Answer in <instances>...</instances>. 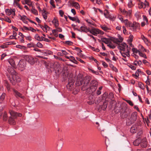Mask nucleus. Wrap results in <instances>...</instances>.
I'll use <instances>...</instances> for the list:
<instances>
[{
	"label": "nucleus",
	"mask_w": 151,
	"mask_h": 151,
	"mask_svg": "<svg viewBox=\"0 0 151 151\" xmlns=\"http://www.w3.org/2000/svg\"><path fill=\"white\" fill-rule=\"evenodd\" d=\"M132 56L134 57L136 59L138 58L139 57L137 55L134 53H132Z\"/></svg>",
	"instance_id": "64"
},
{
	"label": "nucleus",
	"mask_w": 151,
	"mask_h": 151,
	"mask_svg": "<svg viewBox=\"0 0 151 151\" xmlns=\"http://www.w3.org/2000/svg\"><path fill=\"white\" fill-rule=\"evenodd\" d=\"M52 23L55 28L57 27L59 25L58 20L55 18H54L52 21Z\"/></svg>",
	"instance_id": "17"
},
{
	"label": "nucleus",
	"mask_w": 151,
	"mask_h": 151,
	"mask_svg": "<svg viewBox=\"0 0 151 151\" xmlns=\"http://www.w3.org/2000/svg\"><path fill=\"white\" fill-rule=\"evenodd\" d=\"M142 64V61L140 60H139L138 61L135 60L134 62V64L136 66L139 65L140 66Z\"/></svg>",
	"instance_id": "29"
},
{
	"label": "nucleus",
	"mask_w": 151,
	"mask_h": 151,
	"mask_svg": "<svg viewBox=\"0 0 151 151\" xmlns=\"http://www.w3.org/2000/svg\"><path fill=\"white\" fill-rule=\"evenodd\" d=\"M57 32V30H56V29H54L52 30V33L56 37H57L58 36Z\"/></svg>",
	"instance_id": "50"
},
{
	"label": "nucleus",
	"mask_w": 151,
	"mask_h": 151,
	"mask_svg": "<svg viewBox=\"0 0 151 151\" xmlns=\"http://www.w3.org/2000/svg\"><path fill=\"white\" fill-rule=\"evenodd\" d=\"M91 78L89 76H86L83 79L82 76L78 77L76 84L78 86L83 84L81 88V90H86L89 94H92L97 88L98 82L95 80H93L90 82Z\"/></svg>",
	"instance_id": "1"
},
{
	"label": "nucleus",
	"mask_w": 151,
	"mask_h": 151,
	"mask_svg": "<svg viewBox=\"0 0 151 151\" xmlns=\"http://www.w3.org/2000/svg\"><path fill=\"white\" fill-rule=\"evenodd\" d=\"M35 39L39 41H42V39L40 38V37L37 34L35 35Z\"/></svg>",
	"instance_id": "34"
},
{
	"label": "nucleus",
	"mask_w": 151,
	"mask_h": 151,
	"mask_svg": "<svg viewBox=\"0 0 151 151\" xmlns=\"http://www.w3.org/2000/svg\"><path fill=\"white\" fill-rule=\"evenodd\" d=\"M142 16L143 17L144 22H146V23H148V19L147 17L144 15H143Z\"/></svg>",
	"instance_id": "52"
},
{
	"label": "nucleus",
	"mask_w": 151,
	"mask_h": 151,
	"mask_svg": "<svg viewBox=\"0 0 151 151\" xmlns=\"http://www.w3.org/2000/svg\"><path fill=\"white\" fill-rule=\"evenodd\" d=\"M7 114H6V113H5L4 114V115H3V120H4V121H6V119H7Z\"/></svg>",
	"instance_id": "62"
},
{
	"label": "nucleus",
	"mask_w": 151,
	"mask_h": 151,
	"mask_svg": "<svg viewBox=\"0 0 151 151\" xmlns=\"http://www.w3.org/2000/svg\"><path fill=\"white\" fill-rule=\"evenodd\" d=\"M137 116V113L136 112H133L130 117V120L132 122H134L136 120Z\"/></svg>",
	"instance_id": "12"
},
{
	"label": "nucleus",
	"mask_w": 151,
	"mask_h": 151,
	"mask_svg": "<svg viewBox=\"0 0 151 151\" xmlns=\"http://www.w3.org/2000/svg\"><path fill=\"white\" fill-rule=\"evenodd\" d=\"M101 41L106 44H108L110 42V40L109 39L106 38H103L101 39Z\"/></svg>",
	"instance_id": "21"
},
{
	"label": "nucleus",
	"mask_w": 151,
	"mask_h": 151,
	"mask_svg": "<svg viewBox=\"0 0 151 151\" xmlns=\"http://www.w3.org/2000/svg\"><path fill=\"white\" fill-rule=\"evenodd\" d=\"M89 70L91 71L93 73L95 74L96 75H98L99 74V73L98 71H94L93 70L89 68Z\"/></svg>",
	"instance_id": "46"
},
{
	"label": "nucleus",
	"mask_w": 151,
	"mask_h": 151,
	"mask_svg": "<svg viewBox=\"0 0 151 151\" xmlns=\"http://www.w3.org/2000/svg\"><path fill=\"white\" fill-rule=\"evenodd\" d=\"M9 43V42L6 43V44H4V45H1L0 46V47L3 49L6 48L7 47V45H9V44H7Z\"/></svg>",
	"instance_id": "55"
},
{
	"label": "nucleus",
	"mask_w": 151,
	"mask_h": 151,
	"mask_svg": "<svg viewBox=\"0 0 151 151\" xmlns=\"http://www.w3.org/2000/svg\"><path fill=\"white\" fill-rule=\"evenodd\" d=\"M22 1V3L23 4H27L29 6L32 5V3L29 0H23Z\"/></svg>",
	"instance_id": "27"
},
{
	"label": "nucleus",
	"mask_w": 151,
	"mask_h": 151,
	"mask_svg": "<svg viewBox=\"0 0 151 151\" xmlns=\"http://www.w3.org/2000/svg\"><path fill=\"white\" fill-rule=\"evenodd\" d=\"M81 31L84 32H89L90 30H89L86 27L82 26L81 27Z\"/></svg>",
	"instance_id": "24"
},
{
	"label": "nucleus",
	"mask_w": 151,
	"mask_h": 151,
	"mask_svg": "<svg viewBox=\"0 0 151 151\" xmlns=\"http://www.w3.org/2000/svg\"><path fill=\"white\" fill-rule=\"evenodd\" d=\"M90 48L92 50H93L96 52H98L99 51V50L97 48H95L93 47L90 46Z\"/></svg>",
	"instance_id": "44"
},
{
	"label": "nucleus",
	"mask_w": 151,
	"mask_h": 151,
	"mask_svg": "<svg viewBox=\"0 0 151 151\" xmlns=\"http://www.w3.org/2000/svg\"><path fill=\"white\" fill-rule=\"evenodd\" d=\"M14 92L15 94V96H18L19 95H20V94L21 93L18 91H17L15 90H14Z\"/></svg>",
	"instance_id": "56"
},
{
	"label": "nucleus",
	"mask_w": 151,
	"mask_h": 151,
	"mask_svg": "<svg viewBox=\"0 0 151 151\" xmlns=\"http://www.w3.org/2000/svg\"><path fill=\"white\" fill-rule=\"evenodd\" d=\"M32 12L35 14L36 15H37L38 14V12L34 8H32Z\"/></svg>",
	"instance_id": "48"
},
{
	"label": "nucleus",
	"mask_w": 151,
	"mask_h": 151,
	"mask_svg": "<svg viewBox=\"0 0 151 151\" xmlns=\"http://www.w3.org/2000/svg\"><path fill=\"white\" fill-rule=\"evenodd\" d=\"M137 130V128L134 126H132L130 129V132L132 133H135L136 132Z\"/></svg>",
	"instance_id": "28"
},
{
	"label": "nucleus",
	"mask_w": 151,
	"mask_h": 151,
	"mask_svg": "<svg viewBox=\"0 0 151 151\" xmlns=\"http://www.w3.org/2000/svg\"><path fill=\"white\" fill-rule=\"evenodd\" d=\"M50 3L52 6V8H55V6L54 4L55 1L54 0H50Z\"/></svg>",
	"instance_id": "42"
},
{
	"label": "nucleus",
	"mask_w": 151,
	"mask_h": 151,
	"mask_svg": "<svg viewBox=\"0 0 151 151\" xmlns=\"http://www.w3.org/2000/svg\"><path fill=\"white\" fill-rule=\"evenodd\" d=\"M68 17L69 19L72 21H75L76 20V18L75 17H72L69 16H68Z\"/></svg>",
	"instance_id": "57"
},
{
	"label": "nucleus",
	"mask_w": 151,
	"mask_h": 151,
	"mask_svg": "<svg viewBox=\"0 0 151 151\" xmlns=\"http://www.w3.org/2000/svg\"><path fill=\"white\" fill-rule=\"evenodd\" d=\"M37 46L38 47L42 48V47L43 45L40 42H38L37 44Z\"/></svg>",
	"instance_id": "61"
},
{
	"label": "nucleus",
	"mask_w": 151,
	"mask_h": 151,
	"mask_svg": "<svg viewBox=\"0 0 151 151\" xmlns=\"http://www.w3.org/2000/svg\"><path fill=\"white\" fill-rule=\"evenodd\" d=\"M7 71L9 73L12 74V75H14L15 73V70H14L13 68L11 67L8 68L7 69Z\"/></svg>",
	"instance_id": "26"
},
{
	"label": "nucleus",
	"mask_w": 151,
	"mask_h": 151,
	"mask_svg": "<svg viewBox=\"0 0 151 151\" xmlns=\"http://www.w3.org/2000/svg\"><path fill=\"white\" fill-rule=\"evenodd\" d=\"M19 16L20 19L22 20L24 22H25L26 20L28 19L27 17L24 15H23L22 16L19 15Z\"/></svg>",
	"instance_id": "25"
},
{
	"label": "nucleus",
	"mask_w": 151,
	"mask_h": 151,
	"mask_svg": "<svg viewBox=\"0 0 151 151\" xmlns=\"http://www.w3.org/2000/svg\"><path fill=\"white\" fill-rule=\"evenodd\" d=\"M122 56L124 58H126L127 57L129 58L130 57V50L127 49V50L125 51H120Z\"/></svg>",
	"instance_id": "11"
},
{
	"label": "nucleus",
	"mask_w": 151,
	"mask_h": 151,
	"mask_svg": "<svg viewBox=\"0 0 151 151\" xmlns=\"http://www.w3.org/2000/svg\"><path fill=\"white\" fill-rule=\"evenodd\" d=\"M142 14L139 12H137L135 14V17L138 20H139L141 19L142 17Z\"/></svg>",
	"instance_id": "19"
},
{
	"label": "nucleus",
	"mask_w": 151,
	"mask_h": 151,
	"mask_svg": "<svg viewBox=\"0 0 151 151\" xmlns=\"http://www.w3.org/2000/svg\"><path fill=\"white\" fill-rule=\"evenodd\" d=\"M119 10L122 14L127 17H130L132 13L131 10H129L128 11H126L124 9L120 8Z\"/></svg>",
	"instance_id": "8"
},
{
	"label": "nucleus",
	"mask_w": 151,
	"mask_h": 151,
	"mask_svg": "<svg viewBox=\"0 0 151 151\" xmlns=\"http://www.w3.org/2000/svg\"><path fill=\"white\" fill-rule=\"evenodd\" d=\"M139 47L140 48V50H141V51H142L143 52L144 51L145 52H147V51H148V50H146L144 47L142 45H139Z\"/></svg>",
	"instance_id": "41"
},
{
	"label": "nucleus",
	"mask_w": 151,
	"mask_h": 151,
	"mask_svg": "<svg viewBox=\"0 0 151 151\" xmlns=\"http://www.w3.org/2000/svg\"><path fill=\"white\" fill-rule=\"evenodd\" d=\"M12 9H5V12L6 14L7 15H10L12 14Z\"/></svg>",
	"instance_id": "31"
},
{
	"label": "nucleus",
	"mask_w": 151,
	"mask_h": 151,
	"mask_svg": "<svg viewBox=\"0 0 151 151\" xmlns=\"http://www.w3.org/2000/svg\"><path fill=\"white\" fill-rule=\"evenodd\" d=\"M24 58L30 64L33 65L35 64L34 58L32 56L26 55L25 56Z\"/></svg>",
	"instance_id": "10"
},
{
	"label": "nucleus",
	"mask_w": 151,
	"mask_h": 151,
	"mask_svg": "<svg viewBox=\"0 0 151 151\" xmlns=\"http://www.w3.org/2000/svg\"><path fill=\"white\" fill-rule=\"evenodd\" d=\"M14 5H15L16 6H18L19 8L21 9L20 7L19 6V3L16 1H14Z\"/></svg>",
	"instance_id": "54"
},
{
	"label": "nucleus",
	"mask_w": 151,
	"mask_h": 151,
	"mask_svg": "<svg viewBox=\"0 0 151 151\" xmlns=\"http://www.w3.org/2000/svg\"><path fill=\"white\" fill-rule=\"evenodd\" d=\"M118 44V48L120 50V51H125L127 50V49L130 50V47H129L128 45L124 42Z\"/></svg>",
	"instance_id": "3"
},
{
	"label": "nucleus",
	"mask_w": 151,
	"mask_h": 151,
	"mask_svg": "<svg viewBox=\"0 0 151 151\" xmlns=\"http://www.w3.org/2000/svg\"><path fill=\"white\" fill-rule=\"evenodd\" d=\"M89 101H87V103L89 105L93 104L94 103L95 99L93 95H90L88 97Z\"/></svg>",
	"instance_id": "13"
},
{
	"label": "nucleus",
	"mask_w": 151,
	"mask_h": 151,
	"mask_svg": "<svg viewBox=\"0 0 151 151\" xmlns=\"http://www.w3.org/2000/svg\"><path fill=\"white\" fill-rule=\"evenodd\" d=\"M18 66L20 70L22 71L25 69L26 66V62L23 60H20L18 63Z\"/></svg>",
	"instance_id": "7"
},
{
	"label": "nucleus",
	"mask_w": 151,
	"mask_h": 151,
	"mask_svg": "<svg viewBox=\"0 0 151 151\" xmlns=\"http://www.w3.org/2000/svg\"><path fill=\"white\" fill-rule=\"evenodd\" d=\"M90 33L95 36H97L98 34H100L103 35L104 34V32L102 31L97 28H93L90 30Z\"/></svg>",
	"instance_id": "6"
},
{
	"label": "nucleus",
	"mask_w": 151,
	"mask_h": 151,
	"mask_svg": "<svg viewBox=\"0 0 151 151\" xmlns=\"http://www.w3.org/2000/svg\"><path fill=\"white\" fill-rule=\"evenodd\" d=\"M42 15L44 19H47V16L46 14L45 13V11L42 13Z\"/></svg>",
	"instance_id": "53"
},
{
	"label": "nucleus",
	"mask_w": 151,
	"mask_h": 151,
	"mask_svg": "<svg viewBox=\"0 0 151 151\" xmlns=\"http://www.w3.org/2000/svg\"><path fill=\"white\" fill-rule=\"evenodd\" d=\"M118 18L122 23H124L125 20H123V18L122 16H118Z\"/></svg>",
	"instance_id": "49"
},
{
	"label": "nucleus",
	"mask_w": 151,
	"mask_h": 151,
	"mask_svg": "<svg viewBox=\"0 0 151 151\" xmlns=\"http://www.w3.org/2000/svg\"><path fill=\"white\" fill-rule=\"evenodd\" d=\"M139 54L141 57H143L145 59L147 58L146 55H145V54L142 53L140 51V52H139Z\"/></svg>",
	"instance_id": "40"
},
{
	"label": "nucleus",
	"mask_w": 151,
	"mask_h": 151,
	"mask_svg": "<svg viewBox=\"0 0 151 151\" xmlns=\"http://www.w3.org/2000/svg\"><path fill=\"white\" fill-rule=\"evenodd\" d=\"M122 28L123 29V33L125 35L127 34L128 33L126 30L125 27L124 26H123L122 27Z\"/></svg>",
	"instance_id": "51"
},
{
	"label": "nucleus",
	"mask_w": 151,
	"mask_h": 151,
	"mask_svg": "<svg viewBox=\"0 0 151 151\" xmlns=\"http://www.w3.org/2000/svg\"><path fill=\"white\" fill-rule=\"evenodd\" d=\"M86 21L88 24H93V21L91 20H89L88 19H86Z\"/></svg>",
	"instance_id": "60"
},
{
	"label": "nucleus",
	"mask_w": 151,
	"mask_h": 151,
	"mask_svg": "<svg viewBox=\"0 0 151 151\" xmlns=\"http://www.w3.org/2000/svg\"><path fill=\"white\" fill-rule=\"evenodd\" d=\"M11 116L9 117V122L10 124H14L15 122L14 119L17 118V116H21L22 114L20 113H17L13 111H9Z\"/></svg>",
	"instance_id": "2"
},
{
	"label": "nucleus",
	"mask_w": 151,
	"mask_h": 151,
	"mask_svg": "<svg viewBox=\"0 0 151 151\" xmlns=\"http://www.w3.org/2000/svg\"><path fill=\"white\" fill-rule=\"evenodd\" d=\"M76 58L81 63H84V62L83 60L79 58L76 57Z\"/></svg>",
	"instance_id": "63"
},
{
	"label": "nucleus",
	"mask_w": 151,
	"mask_h": 151,
	"mask_svg": "<svg viewBox=\"0 0 151 151\" xmlns=\"http://www.w3.org/2000/svg\"><path fill=\"white\" fill-rule=\"evenodd\" d=\"M127 6L129 8H131L134 6L132 1H129L127 4Z\"/></svg>",
	"instance_id": "35"
},
{
	"label": "nucleus",
	"mask_w": 151,
	"mask_h": 151,
	"mask_svg": "<svg viewBox=\"0 0 151 151\" xmlns=\"http://www.w3.org/2000/svg\"><path fill=\"white\" fill-rule=\"evenodd\" d=\"M51 51L49 50H47L46 52H42V55H48L51 54Z\"/></svg>",
	"instance_id": "37"
},
{
	"label": "nucleus",
	"mask_w": 151,
	"mask_h": 151,
	"mask_svg": "<svg viewBox=\"0 0 151 151\" xmlns=\"http://www.w3.org/2000/svg\"><path fill=\"white\" fill-rule=\"evenodd\" d=\"M108 46L110 47L112 49H114L115 47V45H112L110 43H109V44H108Z\"/></svg>",
	"instance_id": "58"
},
{
	"label": "nucleus",
	"mask_w": 151,
	"mask_h": 151,
	"mask_svg": "<svg viewBox=\"0 0 151 151\" xmlns=\"http://www.w3.org/2000/svg\"><path fill=\"white\" fill-rule=\"evenodd\" d=\"M141 38L142 40L146 44H148L149 43V41L148 39L145 37L143 35H141Z\"/></svg>",
	"instance_id": "23"
},
{
	"label": "nucleus",
	"mask_w": 151,
	"mask_h": 151,
	"mask_svg": "<svg viewBox=\"0 0 151 151\" xmlns=\"http://www.w3.org/2000/svg\"><path fill=\"white\" fill-rule=\"evenodd\" d=\"M118 38L115 39L114 40L115 43L117 44H118L119 43L122 42L123 40V38L119 35H118Z\"/></svg>",
	"instance_id": "15"
},
{
	"label": "nucleus",
	"mask_w": 151,
	"mask_h": 151,
	"mask_svg": "<svg viewBox=\"0 0 151 151\" xmlns=\"http://www.w3.org/2000/svg\"><path fill=\"white\" fill-rule=\"evenodd\" d=\"M4 20L9 23L11 22V19L9 18L6 17H5L4 18Z\"/></svg>",
	"instance_id": "47"
},
{
	"label": "nucleus",
	"mask_w": 151,
	"mask_h": 151,
	"mask_svg": "<svg viewBox=\"0 0 151 151\" xmlns=\"http://www.w3.org/2000/svg\"><path fill=\"white\" fill-rule=\"evenodd\" d=\"M107 106V104L105 102L104 103L102 107H101V108L102 109L104 110H105Z\"/></svg>",
	"instance_id": "43"
},
{
	"label": "nucleus",
	"mask_w": 151,
	"mask_h": 151,
	"mask_svg": "<svg viewBox=\"0 0 151 151\" xmlns=\"http://www.w3.org/2000/svg\"><path fill=\"white\" fill-rule=\"evenodd\" d=\"M41 28L44 32H47L48 30L50 29V27L46 25H45L44 26H42Z\"/></svg>",
	"instance_id": "20"
},
{
	"label": "nucleus",
	"mask_w": 151,
	"mask_h": 151,
	"mask_svg": "<svg viewBox=\"0 0 151 151\" xmlns=\"http://www.w3.org/2000/svg\"><path fill=\"white\" fill-rule=\"evenodd\" d=\"M138 3V7L139 9L143 8L144 9L148 6V3L147 1L146 0H144V2H142L140 0V1H139Z\"/></svg>",
	"instance_id": "9"
},
{
	"label": "nucleus",
	"mask_w": 151,
	"mask_h": 151,
	"mask_svg": "<svg viewBox=\"0 0 151 151\" xmlns=\"http://www.w3.org/2000/svg\"><path fill=\"white\" fill-rule=\"evenodd\" d=\"M132 51L133 53H132L137 54L138 53H139L140 51L138 50L137 48L134 47H133L132 49Z\"/></svg>",
	"instance_id": "32"
},
{
	"label": "nucleus",
	"mask_w": 151,
	"mask_h": 151,
	"mask_svg": "<svg viewBox=\"0 0 151 151\" xmlns=\"http://www.w3.org/2000/svg\"><path fill=\"white\" fill-rule=\"evenodd\" d=\"M124 24L127 27L129 28L130 29H132L133 31L136 30V27L134 24L132 22L129 21L127 19H125Z\"/></svg>",
	"instance_id": "5"
},
{
	"label": "nucleus",
	"mask_w": 151,
	"mask_h": 151,
	"mask_svg": "<svg viewBox=\"0 0 151 151\" xmlns=\"http://www.w3.org/2000/svg\"><path fill=\"white\" fill-rule=\"evenodd\" d=\"M140 145L142 147L145 148L147 147V142L146 138H144L142 139Z\"/></svg>",
	"instance_id": "14"
},
{
	"label": "nucleus",
	"mask_w": 151,
	"mask_h": 151,
	"mask_svg": "<svg viewBox=\"0 0 151 151\" xmlns=\"http://www.w3.org/2000/svg\"><path fill=\"white\" fill-rule=\"evenodd\" d=\"M21 81V78L18 75L14 74L12 75V78L10 80V82L13 85H15L17 82H19Z\"/></svg>",
	"instance_id": "4"
},
{
	"label": "nucleus",
	"mask_w": 151,
	"mask_h": 151,
	"mask_svg": "<svg viewBox=\"0 0 151 151\" xmlns=\"http://www.w3.org/2000/svg\"><path fill=\"white\" fill-rule=\"evenodd\" d=\"M8 62L9 64L13 68H15V64L14 60L12 59H10L8 60Z\"/></svg>",
	"instance_id": "22"
},
{
	"label": "nucleus",
	"mask_w": 151,
	"mask_h": 151,
	"mask_svg": "<svg viewBox=\"0 0 151 151\" xmlns=\"http://www.w3.org/2000/svg\"><path fill=\"white\" fill-rule=\"evenodd\" d=\"M5 96V94L4 93H3L0 97V102L1 103V102L4 99Z\"/></svg>",
	"instance_id": "36"
},
{
	"label": "nucleus",
	"mask_w": 151,
	"mask_h": 151,
	"mask_svg": "<svg viewBox=\"0 0 151 151\" xmlns=\"http://www.w3.org/2000/svg\"><path fill=\"white\" fill-rule=\"evenodd\" d=\"M100 27L103 30L106 32H109L111 30V29L104 25H101Z\"/></svg>",
	"instance_id": "16"
},
{
	"label": "nucleus",
	"mask_w": 151,
	"mask_h": 151,
	"mask_svg": "<svg viewBox=\"0 0 151 151\" xmlns=\"http://www.w3.org/2000/svg\"><path fill=\"white\" fill-rule=\"evenodd\" d=\"M133 38V36L132 35H130L128 39L127 40L128 42H132Z\"/></svg>",
	"instance_id": "38"
},
{
	"label": "nucleus",
	"mask_w": 151,
	"mask_h": 151,
	"mask_svg": "<svg viewBox=\"0 0 151 151\" xmlns=\"http://www.w3.org/2000/svg\"><path fill=\"white\" fill-rule=\"evenodd\" d=\"M128 115V113L125 110L122 111L121 113L120 116L122 118H126Z\"/></svg>",
	"instance_id": "18"
},
{
	"label": "nucleus",
	"mask_w": 151,
	"mask_h": 151,
	"mask_svg": "<svg viewBox=\"0 0 151 151\" xmlns=\"http://www.w3.org/2000/svg\"><path fill=\"white\" fill-rule=\"evenodd\" d=\"M138 85L139 87L141 89H142V90H144L145 89V86L141 82H138Z\"/></svg>",
	"instance_id": "33"
},
{
	"label": "nucleus",
	"mask_w": 151,
	"mask_h": 151,
	"mask_svg": "<svg viewBox=\"0 0 151 151\" xmlns=\"http://www.w3.org/2000/svg\"><path fill=\"white\" fill-rule=\"evenodd\" d=\"M60 51L62 52V53L63 54V55H65V56H66L67 55H68V53L65 50H61Z\"/></svg>",
	"instance_id": "59"
},
{
	"label": "nucleus",
	"mask_w": 151,
	"mask_h": 151,
	"mask_svg": "<svg viewBox=\"0 0 151 151\" xmlns=\"http://www.w3.org/2000/svg\"><path fill=\"white\" fill-rule=\"evenodd\" d=\"M73 5L77 9H79L80 8V6L78 3L76 2H73Z\"/></svg>",
	"instance_id": "30"
},
{
	"label": "nucleus",
	"mask_w": 151,
	"mask_h": 151,
	"mask_svg": "<svg viewBox=\"0 0 151 151\" xmlns=\"http://www.w3.org/2000/svg\"><path fill=\"white\" fill-rule=\"evenodd\" d=\"M140 143L139 141L138 140H136L133 142V144L135 146H138Z\"/></svg>",
	"instance_id": "45"
},
{
	"label": "nucleus",
	"mask_w": 151,
	"mask_h": 151,
	"mask_svg": "<svg viewBox=\"0 0 151 151\" xmlns=\"http://www.w3.org/2000/svg\"><path fill=\"white\" fill-rule=\"evenodd\" d=\"M133 76L135 77V78L137 79L139 78V73H138V72H136L135 74H133Z\"/></svg>",
	"instance_id": "39"
}]
</instances>
